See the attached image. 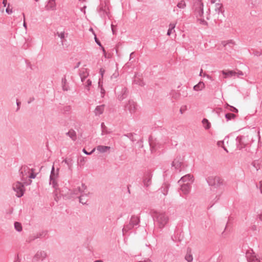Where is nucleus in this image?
<instances>
[{"instance_id":"1","label":"nucleus","mask_w":262,"mask_h":262,"mask_svg":"<svg viewBox=\"0 0 262 262\" xmlns=\"http://www.w3.org/2000/svg\"><path fill=\"white\" fill-rule=\"evenodd\" d=\"M151 215L160 229H163L169 221L168 216L164 212H159L153 211L151 212Z\"/></svg>"},{"instance_id":"2","label":"nucleus","mask_w":262,"mask_h":262,"mask_svg":"<svg viewBox=\"0 0 262 262\" xmlns=\"http://www.w3.org/2000/svg\"><path fill=\"white\" fill-rule=\"evenodd\" d=\"M203 7L202 0H193L192 10L196 17L203 16Z\"/></svg>"},{"instance_id":"3","label":"nucleus","mask_w":262,"mask_h":262,"mask_svg":"<svg viewBox=\"0 0 262 262\" xmlns=\"http://www.w3.org/2000/svg\"><path fill=\"white\" fill-rule=\"evenodd\" d=\"M32 170L33 169H31L32 171ZM30 170L31 169L27 165L22 166L19 170L21 181L23 182L24 184L27 185H30L32 182V181L30 179L27 180Z\"/></svg>"},{"instance_id":"4","label":"nucleus","mask_w":262,"mask_h":262,"mask_svg":"<svg viewBox=\"0 0 262 262\" xmlns=\"http://www.w3.org/2000/svg\"><path fill=\"white\" fill-rule=\"evenodd\" d=\"M206 180L208 185L214 188L220 187L223 185V180L219 177L210 176Z\"/></svg>"},{"instance_id":"5","label":"nucleus","mask_w":262,"mask_h":262,"mask_svg":"<svg viewBox=\"0 0 262 262\" xmlns=\"http://www.w3.org/2000/svg\"><path fill=\"white\" fill-rule=\"evenodd\" d=\"M140 219L138 216L135 215L132 216L129 223L124 225L122 229L123 233L124 232H127L128 231L131 230L134 228L135 226L138 225Z\"/></svg>"},{"instance_id":"6","label":"nucleus","mask_w":262,"mask_h":262,"mask_svg":"<svg viewBox=\"0 0 262 262\" xmlns=\"http://www.w3.org/2000/svg\"><path fill=\"white\" fill-rule=\"evenodd\" d=\"M13 189L16 192V195L18 198H20L24 195V184L19 182H16L13 185Z\"/></svg>"},{"instance_id":"7","label":"nucleus","mask_w":262,"mask_h":262,"mask_svg":"<svg viewBox=\"0 0 262 262\" xmlns=\"http://www.w3.org/2000/svg\"><path fill=\"white\" fill-rule=\"evenodd\" d=\"M47 256V252L43 250L38 251L32 258V261H43Z\"/></svg>"},{"instance_id":"8","label":"nucleus","mask_w":262,"mask_h":262,"mask_svg":"<svg viewBox=\"0 0 262 262\" xmlns=\"http://www.w3.org/2000/svg\"><path fill=\"white\" fill-rule=\"evenodd\" d=\"M117 89L118 90V99L119 100L122 101L127 96L128 92L127 88L123 86H118Z\"/></svg>"},{"instance_id":"9","label":"nucleus","mask_w":262,"mask_h":262,"mask_svg":"<svg viewBox=\"0 0 262 262\" xmlns=\"http://www.w3.org/2000/svg\"><path fill=\"white\" fill-rule=\"evenodd\" d=\"M246 256L247 257L248 262H260V259L258 258L253 252V250L250 249L247 251L246 253Z\"/></svg>"},{"instance_id":"10","label":"nucleus","mask_w":262,"mask_h":262,"mask_svg":"<svg viewBox=\"0 0 262 262\" xmlns=\"http://www.w3.org/2000/svg\"><path fill=\"white\" fill-rule=\"evenodd\" d=\"M183 158L180 157H177L172 162V166L174 167L175 169L181 171L183 167Z\"/></svg>"},{"instance_id":"11","label":"nucleus","mask_w":262,"mask_h":262,"mask_svg":"<svg viewBox=\"0 0 262 262\" xmlns=\"http://www.w3.org/2000/svg\"><path fill=\"white\" fill-rule=\"evenodd\" d=\"M99 13L102 17H105L106 16L109 17L108 6L105 2L100 5Z\"/></svg>"},{"instance_id":"12","label":"nucleus","mask_w":262,"mask_h":262,"mask_svg":"<svg viewBox=\"0 0 262 262\" xmlns=\"http://www.w3.org/2000/svg\"><path fill=\"white\" fill-rule=\"evenodd\" d=\"M125 107L130 113L134 114L136 111L137 104L134 101L129 100L128 103L125 105Z\"/></svg>"},{"instance_id":"13","label":"nucleus","mask_w":262,"mask_h":262,"mask_svg":"<svg viewBox=\"0 0 262 262\" xmlns=\"http://www.w3.org/2000/svg\"><path fill=\"white\" fill-rule=\"evenodd\" d=\"M152 174L150 172H147L143 178V183L146 187H148L151 184Z\"/></svg>"},{"instance_id":"14","label":"nucleus","mask_w":262,"mask_h":262,"mask_svg":"<svg viewBox=\"0 0 262 262\" xmlns=\"http://www.w3.org/2000/svg\"><path fill=\"white\" fill-rule=\"evenodd\" d=\"M245 137L244 136H238L236 138V141L237 142V148L239 150L244 148L246 144L245 143Z\"/></svg>"},{"instance_id":"15","label":"nucleus","mask_w":262,"mask_h":262,"mask_svg":"<svg viewBox=\"0 0 262 262\" xmlns=\"http://www.w3.org/2000/svg\"><path fill=\"white\" fill-rule=\"evenodd\" d=\"M90 194L91 193L89 191L85 192L80 194V196H78L79 200V202L82 204H85L88 201V198Z\"/></svg>"},{"instance_id":"16","label":"nucleus","mask_w":262,"mask_h":262,"mask_svg":"<svg viewBox=\"0 0 262 262\" xmlns=\"http://www.w3.org/2000/svg\"><path fill=\"white\" fill-rule=\"evenodd\" d=\"M181 185V190L184 194H187L189 192L191 188V183L187 182L185 184H180Z\"/></svg>"},{"instance_id":"17","label":"nucleus","mask_w":262,"mask_h":262,"mask_svg":"<svg viewBox=\"0 0 262 262\" xmlns=\"http://www.w3.org/2000/svg\"><path fill=\"white\" fill-rule=\"evenodd\" d=\"M50 184L52 186V187L55 189V191L54 192L55 194V200L56 201H57V189H58V184L56 181V179H54V178H52V179H50Z\"/></svg>"},{"instance_id":"18","label":"nucleus","mask_w":262,"mask_h":262,"mask_svg":"<svg viewBox=\"0 0 262 262\" xmlns=\"http://www.w3.org/2000/svg\"><path fill=\"white\" fill-rule=\"evenodd\" d=\"M79 75L82 82H84V80L89 75V72L87 69L82 68L80 70Z\"/></svg>"},{"instance_id":"19","label":"nucleus","mask_w":262,"mask_h":262,"mask_svg":"<svg viewBox=\"0 0 262 262\" xmlns=\"http://www.w3.org/2000/svg\"><path fill=\"white\" fill-rule=\"evenodd\" d=\"M47 10H54L56 9V3L55 0H49L46 6Z\"/></svg>"},{"instance_id":"20","label":"nucleus","mask_w":262,"mask_h":262,"mask_svg":"<svg viewBox=\"0 0 262 262\" xmlns=\"http://www.w3.org/2000/svg\"><path fill=\"white\" fill-rule=\"evenodd\" d=\"M192 178L193 177L191 174H186L181 178V179L179 181V183H180V184H181V183L186 182H189V181H190L191 182H192Z\"/></svg>"},{"instance_id":"21","label":"nucleus","mask_w":262,"mask_h":262,"mask_svg":"<svg viewBox=\"0 0 262 262\" xmlns=\"http://www.w3.org/2000/svg\"><path fill=\"white\" fill-rule=\"evenodd\" d=\"M105 105L102 104L97 106L95 109L94 113L96 116H99L101 115L104 110Z\"/></svg>"},{"instance_id":"22","label":"nucleus","mask_w":262,"mask_h":262,"mask_svg":"<svg viewBox=\"0 0 262 262\" xmlns=\"http://www.w3.org/2000/svg\"><path fill=\"white\" fill-rule=\"evenodd\" d=\"M80 193L77 191L76 188H75L73 190H69L68 193L67 198L71 199L74 198L75 195H78Z\"/></svg>"},{"instance_id":"23","label":"nucleus","mask_w":262,"mask_h":262,"mask_svg":"<svg viewBox=\"0 0 262 262\" xmlns=\"http://www.w3.org/2000/svg\"><path fill=\"white\" fill-rule=\"evenodd\" d=\"M214 10L216 13L218 15H220V13L223 14L224 12V10H223V5L222 4H220L219 3H216L215 4Z\"/></svg>"},{"instance_id":"24","label":"nucleus","mask_w":262,"mask_h":262,"mask_svg":"<svg viewBox=\"0 0 262 262\" xmlns=\"http://www.w3.org/2000/svg\"><path fill=\"white\" fill-rule=\"evenodd\" d=\"M62 162H64L68 166V169L70 170H72L73 163V159L71 158H66Z\"/></svg>"},{"instance_id":"25","label":"nucleus","mask_w":262,"mask_h":262,"mask_svg":"<svg viewBox=\"0 0 262 262\" xmlns=\"http://www.w3.org/2000/svg\"><path fill=\"white\" fill-rule=\"evenodd\" d=\"M58 171L59 169L57 168L56 170H55L54 166H53L52 168V170L51 172V174L50 176V179H52V178H54V179H56L58 177Z\"/></svg>"},{"instance_id":"26","label":"nucleus","mask_w":262,"mask_h":262,"mask_svg":"<svg viewBox=\"0 0 262 262\" xmlns=\"http://www.w3.org/2000/svg\"><path fill=\"white\" fill-rule=\"evenodd\" d=\"M68 33H65L64 32H57L56 35H57L61 39V43L63 45V42L66 40V38L68 37Z\"/></svg>"},{"instance_id":"27","label":"nucleus","mask_w":262,"mask_h":262,"mask_svg":"<svg viewBox=\"0 0 262 262\" xmlns=\"http://www.w3.org/2000/svg\"><path fill=\"white\" fill-rule=\"evenodd\" d=\"M205 84L202 81H200L197 84L193 86V90L196 91H200L205 88Z\"/></svg>"},{"instance_id":"28","label":"nucleus","mask_w":262,"mask_h":262,"mask_svg":"<svg viewBox=\"0 0 262 262\" xmlns=\"http://www.w3.org/2000/svg\"><path fill=\"white\" fill-rule=\"evenodd\" d=\"M185 259L188 262H191L193 260V256L191 254V249L190 248H188L187 250V253L185 256Z\"/></svg>"},{"instance_id":"29","label":"nucleus","mask_w":262,"mask_h":262,"mask_svg":"<svg viewBox=\"0 0 262 262\" xmlns=\"http://www.w3.org/2000/svg\"><path fill=\"white\" fill-rule=\"evenodd\" d=\"M110 149V146L99 145L97 146V150L101 153L107 152Z\"/></svg>"},{"instance_id":"30","label":"nucleus","mask_w":262,"mask_h":262,"mask_svg":"<svg viewBox=\"0 0 262 262\" xmlns=\"http://www.w3.org/2000/svg\"><path fill=\"white\" fill-rule=\"evenodd\" d=\"M76 189L80 194L88 191L87 186L84 183H82L81 186L78 187Z\"/></svg>"},{"instance_id":"31","label":"nucleus","mask_w":262,"mask_h":262,"mask_svg":"<svg viewBox=\"0 0 262 262\" xmlns=\"http://www.w3.org/2000/svg\"><path fill=\"white\" fill-rule=\"evenodd\" d=\"M222 72L223 74L225 76V78L228 77L235 76L236 75V72L233 71H229L228 72L222 71Z\"/></svg>"},{"instance_id":"32","label":"nucleus","mask_w":262,"mask_h":262,"mask_svg":"<svg viewBox=\"0 0 262 262\" xmlns=\"http://www.w3.org/2000/svg\"><path fill=\"white\" fill-rule=\"evenodd\" d=\"M66 134L69 136L73 141H75L76 140V132L73 130H70Z\"/></svg>"},{"instance_id":"33","label":"nucleus","mask_w":262,"mask_h":262,"mask_svg":"<svg viewBox=\"0 0 262 262\" xmlns=\"http://www.w3.org/2000/svg\"><path fill=\"white\" fill-rule=\"evenodd\" d=\"M202 123L204 125V127L206 129H208L210 128L211 124L210 123L207 119H203L202 120Z\"/></svg>"},{"instance_id":"34","label":"nucleus","mask_w":262,"mask_h":262,"mask_svg":"<svg viewBox=\"0 0 262 262\" xmlns=\"http://www.w3.org/2000/svg\"><path fill=\"white\" fill-rule=\"evenodd\" d=\"M101 126L102 129V135L107 134L111 133V131L108 130L104 123H101Z\"/></svg>"},{"instance_id":"35","label":"nucleus","mask_w":262,"mask_h":262,"mask_svg":"<svg viewBox=\"0 0 262 262\" xmlns=\"http://www.w3.org/2000/svg\"><path fill=\"white\" fill-rule=\"evenodd\" d=\"M177 6L180 9H184L186 7V3L185 1L181 0L178 3Z\"/></svg>"},{"instance_id":"36","label":"nucleus","mask_w":262,"mask_h":262,"mask_svg":"<svg viewBox=\"0 0 262 262\" xmlns=\"http://www.w3.org/2000/svg\"><path fill=\"white\" fill-rule=\"evenodd\" d=\"M61 82H62V89L63 91H68L69 90V86L68 85H67L66 84V82H67V80L66 79V77H63L62 78V80H61Z\"/></svg>"},{"instance_id":"37","label":"nucleus","mask_w":262,"mask_h":262,"mask_svg":"<svg viewBox=\"0 0 262 262\" xmlns=\"http://www.w3.org/2000/svg\"><path fill=\"white\" fill-rule=\"evenodd\" d=\"M222 44L224 45V46L226 48V49H227V47L229 46V47H232L234 46V43L232 40H229L227 42L223 41L222 42Z\"/></svg>"},{"instance_id":"38","label":"nucleus","mask_w":262,"mask_h":262,"mask_svg":"<svg viewBox=\"0 0 262 262\" xmlns=\"http://www.w3.org/2000/svg\"><path fill=\"white\" fill-rule=\"evenodd\" d=\"M235 117H236V115H234V114L227 113L225 114V118L227 121L231 120L232 119H235Z\"/></svg>"},{"instance_id":"39","label":"nucleus","mask_w":262,"mask_h":262,"mask_svg":"<svg viewBox=\"0 0 262 262\" xmlns=\"http://www.w3.org/2000/svg\"><path fill=\"white\" fill-rule=\"evenodd\" d=\"M134 83L138 84L139 85L142 86L144 85V83L143 80L140 78H136L134 80Z\"/></svg>"},{"instance_id":"40","label":"nucleus","mask_w":262,"mask_h":262,"mask_svg":"<svg viewBox=\"0 0 262 262\" xmlns=\"http://www.w3.org/2000/svg\"><path fill=\"white\" fill-rule=\"evenodd\" d=\"M14 228L18 232H20L22 230L21 225L19 222H16L14 223Z\"/></svg>"},{"instance_id":"41","label":"nucleus","mask_w":262,"mask_h":262,"mask_svg":"<svg viewBox=\"0 0 262 262\" xmlns=\"http://www.w3.org/2000/svg\"><path fill=\"white\" fill-rule=\"evenodd\" d=\"M168 186L167 185H165L164 186H162L161 189L160 191L161 192L165 195H166L168 193Z\"/></svg>"},{"instance_id":"42","label":"nucleus","mask_w":262,"mask_h":262,"mask_svg":"<svg viewBox=\"0 0 262 262\" xmlns=\"http://www.w3.org/2000/svg\"><path fill=\"white\" fill-rule=\"evenodd\" d=\"M98 84H99L98 86L100 89V93H101V97H103L104 96L105 93V90L102 87V85L101 84L100 81L99 82Z\"/></svg>"},{"instance_id":"43","label":"nucleus","mask_w":262,"mask_h":262,"mask_svg":"<svg viewBox=\"0 0 262 262\" xmlns=\"http://www.w3.org/2000/svg\"><path fill=\"white\" fill-rule=\"evenodd\" d=\"M124 136L128 138L133 142L136 141V139H134V134L129 133L127 134H125L124 135Z\"/></svg>"},{"instance_id":"44","label":"nucleus","mask_w":262,"mask_h":262,"mask_svg":"<svg viewBox=\"0 0 262 262\" xmlns=\"http://www.w3.org/2000/svg\"><path fill=\"white\" fill-rule=\"evenodd\" d=\"M253 167H254L256 170H258L260 168L259 166V162L258 161H254L252 163Z\"/></svg>"},{"instance_id":"45","label":"nucleus","mask_w":262,"mask_h":262,"mask_svg":"<svg viewBox=\"0 0 262 262\" xmlns=\"http://www.w3.org/2000/svg\"><path fill=\"white\" fill-rule=\"evenodd\" d=\"M95 40L96 42L97 43V44L98 45H99L100 47H101V48H102V50L103 52L104 53H105V50H104V48L102 46V45H101V44L100 41L98 40V39L96 37V36H95Z\"/></svg>"},{"instance_id":"46","label":"nucleus","mask_w":262,"mask_h":262,"mask_svg":"<svg viewBox=\"0 0 262 262\" xmlns=\"http://www.w3.org/2000/svg\"><path fill=\"white\" fill-rule=\"evenodd\" d=\"M85 88L89 91L90 90V86L92 84V81L90 79H88L85 83Z\"/></svg>"},{"instance_id":"47","label":"nucleus","mask_w":262,"mask_h":262,"mask_svg":"<svg viewBox=\"0 0 262 262\" xmlns=\"http://www.w3.org/2000/svg\"><path fill=\"white\" fill-rule=\"evenodd\" d=\"M253 54L256 56H259L261 55V54H262V51H254L253 52Z\"/></svg>"},{"instance_id":"48","label":"nucleus","mask_w":262,"mask_h":262,"mask_svg":"<svg viewBox=\"0 0 262 262\" xmlns=\"http://www.w3.org/2000/svg\"><path fill=\"white\" fill-rule=\"evenodd\" d=\"M95 150V148H94L91 152H89L84 148H83L82 151L85 154H86L87 155H90L94 152Z\"/></svg>"},{"instance_id":"49","label":"nucleus","mask_w":262,"mask_h":262,"mask_svg":"<svg viewBox=\"0 0 262 262\" xmlns=\"http://www.w3.org/2000/svg\"><path fill=\"white\" fill-rule=\"evenodd\" d=\"M198 21H200V23L201 24L204 25H207L208 23L206 21H205L204 19H198Z\"/></svg>"},{"instance_id":"50","label":"nucleus","mask_w":262,"mask_h":262,"mask_svg":"<svg viewBox=\"0 0 262 262\" xmlns=\"http://www.w3.org/2000/svg\"><path fill=\"white\" fill-rule=\"evenodd\" d=\"M36 176V174L35 173H34V172H32L30 174H28V177L29 178H30V179H34Z\"/></svg>"},{"instance_id":"51","label":"nucleus","mask_w":262,"mask_h":262,"mask_svg":"<svg viewBox=\"0 0 262 262\" xmlns=\"http://www.w3.org/2000/svg\"><path fill=\"white\" fill-rule=\"evenodd\" d=\"M175 27H176V24L171 23L169 25V29H170V30H174Z\"/></svg>"},{"instance_id":"52","label":"nucleus","mask_w":262,"mask_h":262,"mask_svg":"<svg viewBox=\"0 0 262 262\" xmlns=\"http://www.w3.org/2000/svg\"><path fill=\"white\" fill-rule=\"evenodd\" d=\"M8 6H9V4H8ZM6 12L8 14H11V13H12V9H10V8H9V7H8L6 8Z\"/></svg>"},{"instance_id":"53","label":"nucleus","mask_w":262,"mask_h":262,"mask_svg":"<svg viewBox=\"0 0 262 262\" xmlns=\"http://www.w3.org/2000/svg\"><path fill=\"white\" fill-rule=\"evenodd\" d=\"M203 77H207L208 79H210V80H212V78H211V77L210 75H208V74H206V73H204V74H203Z\"/></svg>"},{"instance_id":"54","label":"nucleus","mask_w":262,"mask_h":262,"mask_svg":"<svg viewBox=\"0 0 262 262\" xmlns=\"http://www.w3.org/2000/svg\"><path fill=\"white\" fill-rule=\"evenodd\" d=\"M244 75L242 71H239L238 72H236V75L237 77H239V76H243Z\"/></svg>"},{"instance_id":"55","label":"nucleus","mask_w":262,"mask_h":262,"mask_svg":"<svg viewBox=\"0 0 262 262\" xmlns=\"http://www.w3.org/2000/svg\"><path fill=\"white\" fill-rule=\"evenodd\" d=\"M111 28H112V30L113 33L114 34L115 33V26L114 25H113V24H112Z\"/></svg>"},{"instance_id":"56","label":"nucleus","mask_w":262,"mask_h":262,"mask_svg":"<svg viewBox=\"0 0 262 262\" xmlns=\"http://www.w3.org/2000/svg\"><path fill=\"white\" fill-rule=\"evenodd\" d=\"M259 189L260 190V192L262 193V181L259 182Z\"/></svg>"},{"instance_id":"57","label":"nucleus","mask_w":262,"mask_h":262,"mask_svg":"<svg viewBox=\"0 0 262 262\" xmlns=\"http://www.w3.org/2000/svg\"><path fill=\"white\" fill-rule=\"evenodd\" d=\"M231 111L232 112H234L235 113H237L238 112V110L237 108H236L235 107H232V109L231 110Z\"/></svg>"},{"instance_id":"58","label":"nucleus","mask_w":262,"mask_h":262,"mask_svg":"<svg viewBox=\"0 0 262 262\" xmlns=\"http://www.w3.org/2000/svg\"><path fill=\"white\" fill-rule=\"evenodd\" d=\"M257 219H258L259 221L262 222V213L258 215Z\"/></svg>"},{"instance_id":"59","label":"nucleus","mask_w":262,"mask_h":262,"mask_svg":"<svg viewBox=\"0 0 262 262\" xmlns=\"http://www.w3.org/2000/svg\"><path fill=\"white\" fill-rule=\"evenodd\" d=\"M172 30H170V29H169L168 30V31H167V35H170L171 34V33H172Z\"/></svg>"},{"instance_id":"60","label":"nucleus","mask_w":262,"mask_h":262,"mask_svg":"<svg viewBox=\"0 0 262 262\" xmlns=\"http://www.w3.org/2000/svg\"><path fill=\"white\" fill-rule=\"evenodd\" d=\"M70 110V106H67L64 108L65 111H69Z\"/></svg>"},{"instance_id":"61","label":"nucleus","mask_w":262,"mask_h":262,"mask_svg":"<svg viewBox=\"0 0 262 262\" xmlns=\"http://www.w3.org/2000/svg\"><path fill=\"white\" fill-rule=\"evenodd\" d=\"M3 4L4 5V7H6L7 5V0H3Z\"/></svg>"},{"instance_id":"62","label":"nucleus","mask_w":262,"mask_h":262,"mask_svg":"<svg viewBox=\"0 0 262 262\" xmlns=\"http://www.w3.org/2000/svg\"><path fill=\"white\" fill-rule=\"evenodd\" d=\"M16 104H17V106L19 107V106L21 104V102L20 101H18L17 100Z\"/></svg>"},{"instance_id":"63","label":"nucleus","mask_w":262,"mask_h":262,"mask_svg":"<svg viewBox=\"0 0 262 262\" xmlns=\"http://www.w3.org/2000/svg\"><path fill=\"white\" fill-rule=\"evenodd\" d=\"M202 74H203V70H202V69H201V71H200V74H199V76H203V75H202Z\"/></svg>"},{"instance_id":"64","label":"nucleus","mask_w":262,"mask_h":262,"mask_svg":"<svg viewBox=\"0 0 262 262\" xmlns=\"http://www.w3.org/2000/svg\"><path fill=\"white\" fill-rule=\"evenodd\" d=\"M94 262H103L102 260H96Z\"/></svg>"}]
</instances>
